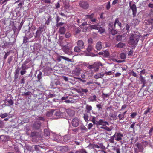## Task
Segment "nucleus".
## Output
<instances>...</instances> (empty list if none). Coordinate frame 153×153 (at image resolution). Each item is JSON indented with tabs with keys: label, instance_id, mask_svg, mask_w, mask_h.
Wrapping results in <instances>:
<instances>
[{
	"label": "nucleus",
	"instance_id": "f257e3e1",
	"mask_svg": "<svg viewBox=\"0 0 153 153\" xmlns=\"http://www.w3.org/2000/svg\"><path fill=\"white\" fill-rule=\"evenodd\" d=\"M138 35L136 34H131L129 37V39L128 41V43L129 45L134 46L137 44L139 40Z\"/></svg>",
	"mask_w": 153,
	"mask_h": 153
},
{
	"label": "nucleus",
	"instance_id": "f03ea898",
	"mask_svg": "<svg viewBox=\"0 0 153 153\" xmlns=\"http://www.w3.org/2000/svg\"><path fill=\"white\" fill-rule=\"evenodd\" d=\"M91 121L94 124L96 125L97 126L102 125V126H106L107 125H109V124L108 122L104 121L102 119H100L98 121H96V117L93 116L92 117Z\"/></svg>",
	"mask_w": 153,
	"mask_h": 153
},
{
	"label": "nucleus",
	"instance_id": "7ed1b4c3",
	"mask_svg": "<svg viewBox=\"0 0 153 153\" xmlns=\"http://www.w3.org/2000/svg\"><path fill=\"white\" fill-rule=\"evenodd\" d=\"M62 47L63 51L66 54L69 55L72 54L71 50L72 45L71 43H68L67 45H62Z\"/></svg>",
	"mask_w": 153,
	"mask_h": 153
},
{
	"label": "nucleus",
	"instance_id": "20e7f679",
	"mask_svg": "<svg viewBox=\"0 0 153 153\" xmlns=\"http://www.w3.org/2000/svg\"><path fill=\"white\" fill-rule=\"evenodd\" d=\"M103 65L102 63L100 62H95L92 65H89L88 66V68L90 70H93L95 72L97 71L99 68L100 66H102Z\"/></svg>",
	"mask_w": 153,
	"mask_h": 153
},
{
	"label": "nucleus",
	"instance_id": "39448f33",
	"mask_svg": "<svg viewBox=\"0 0 153 153\" xmlns=\"http://www.w3.org/2000/svg\"><path fill=\"white\" fill-rule=\"evenodd\" d=\"M115 137V140L117 142H120L123 143L122 141V137H123V134L120 132H116L114 135Z\"/></svg>",
	"mask_w": 153,
	"mask_h": 153
},
{
	"label": "nucleus",
	"instance_id": "423d86ee",
	"mask_svg": "<svg viewBox=\"0 0 153 153\" xmlns=\"http://www.w3.org/2000/svg\"><path fill=\"white\" fill-rule=\"evenodd\" d=\"M95 13H93L91 15H85V18L84 19V21H88V20L89 19L91 21L93 22H95L96 21V19L94 18Z\"/></svg>",
	"mask_w": 153,
	"mask_h": 153
},
{
	"label": "nucleus",
	"instance_id": "0eeeda50",
	"mask_svg": "<svg viewBox=\"0 0 153 153\" xmlns=\"http://www.w3.org/2000/svg\"><path fill=\"white\" fill-rule=\"evenodd\" d=\"M79 5L81 8L84 9H88L89 7L88 2L85 1H80L79 3Z\"/></svg>",
	"mask_w": 153,
	"mask_h": 153
},
{
	"label": "nucleus",
	"instance_id": "6e6552de",
	"mask_svg": "<svg viewBox=\"0 0 153 153\" xmlns=\"http://www.w3.org/2000/svg\"><path fill=\"white\" fill-rule=\"evenodd\" d=\"M131 1L129 2V7L130 9L132 10L133 16L134 17L136 16L137 13V7L135 4H131Z\"/></svg>",
	"mask_w": 153,
	"mask_h": 153
},
{
	"label": "nucleus",
	"instance_id": "1a4fd4ad",
	"mask_svg": "<svg viewBox=\"0 0 153 153\" xmlns=\"http://www.w3.org/2000/svg\"><path fill=\"white\" fill-rule=\"evenodd\" d=\"M117 24L119 27L120 28L121 27V23L119 21V18H117L115 19L114 21V23L113 24V23L110 22L109 23V25L110 26H111L114 28H116V25Z\"/></svg>",
	"mask_w": 153,
	"mask_h": 153
},
{
	"label": "nucleus",
	"instance_id": "9d476101",
	"mask_svg": "<svg viewBox=\"0 0 153 153\" xmlns=\"http://www.w3.org/2000/svg\"><path fill=\"white\" fill-rule=\"evenodd\" d=\"M145 144H147L148 143L146 141L142 142L140 143H137L135 144V146L137 147L140 152H142L143 150V145Z\"/></svg>",
	"mask_w": 153,
	"mask_h": 153
},
{
	"label": "nucleus",
	"instance_id": "9b49d317",
	"mask_svg": "<svg viewBox=\"0 0 153 153\" xmlns=\"http://www.w3.org/2000/svg\"><path fill=\"white\" fill-rule=\"evenodd\" d=\"M43 28L44 27L43 26H41L39 27L36 33V35L35 36V38L40 36L41 34L43 31Z\"/></svg>",
	"mask_w": 153,
	"mask_h": 153
},
{
	"label": "nucleus",
	"instance_id": "f8f14e48",
	"mask_svg": "<svg viewBox=\"0 0 153 153\" xmlns=\"http://www.w3.org/2000/svg\"><path fill=\"white\" fill-rule=\"evenodd\" d=\"M41 125V123L40 121H36L33 123V127L34 128L38 129L40 128Z\"/></svg>",
	"mask_w": 153,
	"mask_h": 153
},
{
	"label": "nucleus",
	"instance_id": "ddd939ff",
	"mask_svg": "<svg viewBox=\"0 0 153 153\" xmlns=\"http://www.w3.org/2000/svg\"><path fill=\"white\" fill-rule=\"evenodd\" d=\"M62 59H63L64 60L68 62H71L72 60L71 59H70L69 58L63 56H59L57 57V60L59 62H60L61 61Z\"/></svg>",
	"mask_w": 153,
	"mask_h": 153
},
{
	"label": "nucleus",
	"instance_id": "4468645a",
	"mask_svg": "<svg viewBox=\"0 0 153 153\" xmlns=\"http://www.w3.org/2000/svg\"><path fill=\"white\" fill-rule=\"evenodd\" d=\"M109 30L110 31L111 33L113 35H114L117 34V30L115 29L116 28H114L111 26H110L109 25H108Z\"/></svg>",
	"mask_w": 153,
	"mask_h": 153
},
{
	"label": "nucleus",
	"instance_id": "2eb2a0df",
	"mask_svg": "<svg viewBox=\"0 0 153 153\" xmlns=\"http://www.w3.org/2000/svg\"><path fill=\"white\" fill-rule=\"evenodd\" d=\"M72 124L74 127L77 126L79 125V121L78 119L76 118L73 119L72 121Z\"/></svg>",
	"mask_w": 153,
	"mask_h": 153
},
{
	"label": "nucleus",
	"instance_id": "dca6fc26",
	"mask_svg": "<svg viewBox=\"0 0 153 153\" xmlns=\"http://www.w3.org/2000/svg\"><path fill=\"white\" fill-rule=\"evenodd\" d=\"M77 45L80 48L83 49L85 48V46L84 45V43L83 41L82 40H79L77 41Z\"/></svg>",
	"mask_w": 153,
	"mask_h": 153
},
{
	"label": "nucleus",
	"instance_id": "f3484780",
	"mask_svg": "<svg viewBox=\"0 0 153 153\" xmlns=\"http://www.w3.org/2000/svg\"><path fill=\"white\" fill-rule=\"evenodd\" d=\"M109 115L114 120H115L117 119V113L115 111L111 112Z\"/></svg>",
	"mask_w": 153,
	"mask_h": 153
},
{
	"label": "nucleus",
	"instance_id": "a211bd4d",
	"mask_svg": "<svg viewBox=\"0 0 153 153\" xmlns=\"http://www.w3.org/2000/svg\"><path fill=\"white\" fill-rule=\"evenodd\" d=\"M93 49V46L91 44H88V47L86 48V51L88 52H91Z\"/></svg>",
	"mask_w": 153,
	"mask_h": 153
},
{
	"label": "nucleus",
	"instance_id": "6ab92c4d",
	"mask_svg": "<svg viewBox=\"0 0 153 153\" xmlns=\"http://www.w3.org/2000/svg\"><path fill=\"white\" fill-rule=\"evenodd\" d=\"M96 47L97 50H100L102 47V43L100 42H97L96 44Z\"/></svg>",
	"mask_w": 153,
	"mask_h": 153
},
{
	"label": "nucleus",
	"instance_id": "aec40b11",
	"mask_svg": "<svg viewBox=\"0 0 153 153\" xmlns=\"http://www.w3.org/2000/svg\"><path fill=\"white\" fill-rule=\"evenodd\" d=\"M65 28L64 27H61L59 30V33L61 34H64L65 32Z\"/></svg>",
	"mask_w": 153,
	"mask_h": 153
},
{
	"label": "nucleus",
	"instance_id": "412c9836",
	"mask_svg": "<svg viewBox=\"0 0 153 153\" xmlns=\"http://www.w3.org/2000/svg\"><path fill=\"white\" fill-rule=\"evenodd\" d=\"M102 54L104 57H107L109 56L110 54L108 51L105 50L102 51Z\"/></svg>",
	"mask_w": 153,
	"mask_h": 153
},
{
	"label": "nucleus",
	"instance_id": "4be33fe9",
	"mask_svg": "<svg viewBox=\"0 0 153 153\" xmlns=\"http://www.w3.org/2000/svg\"><path fill=\"white\" fill-rule=\"evenodd\" d=\"M126 46V45L124 43H123L121 42H119L118 44L116 45V46L117 48H122L125 47Z\"/></svg>",
	"mask_w": 153,
	"mask_h": 153
},
{
	"label": "nucleus",
	"instance_id": "5701e85b",
	"mask_svg": "<svg viewBox=\"0 0 153 153\" xmlns=\"http://www.w3.org/2000/svg\"><path fill=\"white\" fill-rule=\"evenodd\" d=\"M104 75L103 74H102L101 73H98L95 75L94 76V77L95 78L97 79L102 77Z\"/></svg>",
	"mask_w": 153,
	"mask_h": 153
},
{
	"label": "nucleus",
	"instance_id": "b1692460",
	"mask_svg": "<svg viewBox=\"0 0 153 153\" xmlns=\"http://www.w3.org/2000/svg\"><path fill=\"white\" fill-rule=\"evenodd\" d=\"M86 109L87 110V113H90L91 111L92 110V106L89 105H86Z\"/></svg>",
	"mask_w": 153,
	"mask_h": 153
},
{
	"label": "nucleus",
	"instance_id": "393cba45",
	"mask_svg": "<svg viewBox=\"0 0 153 153\" xmlns=\"http://www.w3.org/2000/svg\"><path fill=\"white\" fill-rule=\"evenodd\" d=\"M67 112L68 115L71 117L73 116L74 114V111L71 110H68L67 111Z\"/></svg>",
	"mask_w": 153,
	"mask_h": 153
},
{
	"label": "nucleus",
	"instance_id": "a878e982",
	"mask_svg": "<svg viewBox=\"0 0 153 153\" xmlns=\"http://www.w3.org/2000/svg\"><path fill=\"white\" fill-rule=\"evenodd\" d=\"M114 140H115V137L114 135L111 136L110 137V138L108 140V141L111 143H114Z\"/></svg>",
	"mask_w": 153,
	"mask_h": 153
},
{
	"label": "nucleus",
	"instance_id": "bb28decb",
	"mask_svg": "<svg viewBox=\"0 0 153 153\" xmlns=\"http://www.w3.org/2000/svg\"><path fill=\"white\" fill-rule=\"evenodd\" d=\"M82 49L80 48L79 46H76L74 47V51L76 52H79L81 51Z\"/></svg>",
	"mask_w": 153,
	"mask_h": 153
},
{
	"label": "nucleus",
	"instance_id": "cd10ccee",
	"mask_svg": "<svg viewBox=\"0 0 153 153\" xmlns=\"http://www.w3.org/2000/svg\"><path fill=\"white\" fill-rule=\"evenodd\" d=\"M7 102L8 103V106L13 105L14 103V102L12 99L8 100Z\"/></svg>",
	"mask_w": 153,
	"mask_h": 153
},
{
	"label": "nucleus",
	"instance_id": "c85d7f7f",
	"mask_svg": "<svg viewBox=\"0 0 153 153\" xmlns=\"http://www.w3.org/2000/svg\"><path fill=\"white\" fill-rule=\"evenodd\" d=\"M100 128L101 129H105L108 131H110L112 130V129L110 128L109 127L105 126H101Z\"/></svg>",
	"mask_w": 153,
	"mask_h": 153
},
{
	"label": "nucleus",
	"instance_id": "c756f323",
	"mask_svg": "<svg viewBox=\"0 0 153 153\" xmlns=\"http://www.w3.org/2000/svg\"><path fill=\"white\" fill-rule=\"evenodd\" d=\"M44 134L45 136H48L50 135V133L48 130L45 129L44 130Z\"/></svg>",
	"mask_w": 153,
	"mask_h": 153
},
{
	"label": "nucleus",
	"instance_id": "7c9ffc66",
	"mask_svg": "<svg viewBox=\"0 0 153 153\" xmlns=\"http://www.w3.org/2000/svg\"><path fill=\"white\" fill-rule=\"evenodd\" d=\"M139 79L141 83H146V80L142 75L140 76Z\"/></svg>",
	"mask_w": 153,
	"mask_h": 153
},
{
	"label": "nucleus",
	"instance_id": "2f4dec72",
	"mask_svg": "<svg viewBox=\"0 0 153 153\" xmlns=\"http://www.w3.org/2000/svg\"><path fill=\"white\" fill-rule=\"evenodd\" d=\"M98 31L101 33H102L105 32L104 29L101 27H98Z\"/></svg>",
	"mask_w": 153,
	"mask_h": 153
},
{
	"label": "nucleus",
	"instance_id": "473e14b6",
	"mask_svg": "<svg viewBox=\"0 0 153 153\" xmlns=\"http://www.w3.org/2000/svg\"><path fill=\"white\" fill-rule=\"evenodd\" d=\"M118 117L120 120H123L125 118V116L122 113L119 114L118 116Z\"/></svg>",
	"mask_w": 153,
	"mask_h": 153
},
{
	"label": "nucleus",
	"instance_id": "72a5a7b5",
	"mask_svg": "<svg viewBox=\"0 0 153 153\" xmlns=\"http://www.w3.org/2000/svg\"><path fill=\"white\" fill-rule=\"evenodd\" d=\"M1 140L3 141H5L7 139V137L5 135H1L0 137Z\"/></svg>",
	"mask_w": 153,
	"mask_h": 153
},
{
	"label": "nucleus",
	"instance_id": "f704fd0d",
	"mask_svg": "<svg viewBox=\"0 0 153 153\" xmlns=\"http://www.w3.org/2000/svg\"><path fill=\"white\" fill-rule=\"evenodd\" d=\"M10 52L9 51L7 52L5 54V55H4V60L3 62V64H4V63H5V60L6 59L7 56L10 55Z\"/></svg>",
	"mask_w": 153,
	"mask_h": 153
},
{
	"label": "nucleus",
	"instance_id": "c9c22d12",
	"mask_svg": "<svg viewBox=\"0 0 153 153\" xmlns=\"http://www.w3.org/2000/svg\"><path fill=\"white\" fill-rule=\"evenodd\" d=\"M76 34L79 33L81 32V29L79 27H76L74 29Z\"/></svg>",
	"mask_w": 153,
	"mask_h": 153
},
{
	"label": "nucleus",
	"instance_id": "e433bc0d",
	"mask_svg": "<svg viewBox=\"0 0 153 153\" xmlns=\"http://www.w3.org/2000/svg\"><path fill=\"white\" fill-rule=\"evenodd\" d=\"M21 68L22 70H25L26 69H28L29 67H27L26 65L23 63L22 65Z\"/></svg>",
	"mask_w": 153,
	"mask_h": 153
},
{
	"label": "nucleus",
	"instance_id": "4c0bfd02",
	"mask_svg": "<svg viewBox=\"0 0 153 153\" xmlns=\"http://www.w3.org/2000/svg\"><path fill=\"white\" fill-rule=\"evenodd\" d=\"M98 25H92L90 26V27L93 29L98 30Z\"/></svg>",
	"mask_w": 153,
	"mask_h": 153
},
{
	"label": "nucleus",
	"instance_id": "58836bf2",
	"mask_svg": "<svg viewBox=\"0 0 153 153\" xmlns=\"http://www.w3.org/2000/svg\"><path fill=\"white\" fill-rule=\"evenodd\" d=\"M93 98L91 97L90 99V101L91 102L95 101L97 100L96 99V96L95 95H94L93 97Z\"/></svg>",
	"mask_w": 153,
	"mask_h": 153
},
{
	"label": "nucleus",
	"instance_id": "ea45409f",
	"mask_svg": "<svg viewBox=\"0 0 153 153\" xmlns=\"http://www.w3.org/2000/svg\"><path fill=\"white\" fill-rule=\"evenodd\" d=\"M151 109V108L149 107H148L147 109L144 111L143 114L144 115L147 114L149 113Z\"/></svg>",
	"mask_w": 153,
	"mask_h": 153
},
{
	"label": "nucleus",
	"instance_id": "a19ab883",
	"mask_svg": "<svg viewBox=\"0 0 153 153\" xmlns=\"http://www.w3.org/2000/svg\"><path fill=\"white\" fill-rule=\"evenodd\" d=\"M89 116L87 114H84L83 118L86 122H88V121Z\"/></svg>",
	"mask_w": 153,
	"mask_h": 153
},
{
	"label": "nucleus",
	"instance_id": "79ce46f5",
	"mask_svg": "<svg viewBox=\"0 0 153 153\" xmlns=\"http://www.w3.org/2000/svg\"><path fill=\"white\" fill-rule=\"evenodd\" d=\"M42 73L41 72H40L37 75V79L38 81H39L42 78Z\"/></svg>",
	"mask_w": 153,
	"mask_h": 153
},
{
	"label": "nucleus",
	"instance_id": "37998d69",
	"mask_svg": "<svg viewBox=\"0 0 153 153\" xmlns=\"http://www.w3.org/2000/svg\"><path fill=\"white\" fill-rule=\"evenodd\" d=\"M13 58V56H10V57H9L7 59V63L9 64H10V63L11 62Z\"/></svg>",
	"mask_w": 153,
	"mask_h": 153
},
{
	"label": "nucleus",
	"instance_id": "c03bdc74",
	"mask_svg": "<svg viewBox=\"0 0 153 153\" xmlns=\"http://www.w3.org/2000/svg\"><path fill=\"white\" fill-rule=\"evenodd\" d=\"M8 115L7 113H5L0 115V117L2 118H4L8 116Z\"/></svg>",
	"mask_w": 153,
	"mask_h": 153
},
{
	"label": "nucleus",
	"instance_id": "a18cd8bd",
	"mask_svg": "<svg viewBox=\"0 0 153 153\" xmlns=\"http://www.w3.org/2000/svg\"><path fill=\"white\" fill-rule=\"evenodd\" d=\"M31 94V92L30 91H28L26 92H24L22 94V96H27Z\"/></svg>",
	"mask_w": 153,
	"mask_h": 153
},
{
	"label": "nucleus",
	"instance_id": "49530a36",
	"mask_svg": "<svg viewBox=\"0 0 153 153\" xmlns=\"http://www.w3.org/2000/svg\"><path fill=\"white\" fill-rule=\"evenodd\" d=\"M109 96L110 94L108 93L107 94H105V93H103L102 97L104 99H105L106 98L108 97Z\"/></svg>",
	"mask_w": 153,
	"mask_h": 153
},
{
	"label": "nucleus",
	"instance_id": "de8ad7c7",
	"mask_svg": "<svg viewBox=\"0 0 153 153\" xmlns=\"http://www.w3.org/2000/svg\"><path fill=\"white\" fill-rule=\"evenodd\" d=\"M130 25L129 24H127L126 25V29L127 32L129 33L130 31Z\"/></svg>",
	"mask_w": 153,
	"mask_h": 153
},
{
	"label": "nucleus",
	"instance_id": "09e8293b",
	"mask_svg": "<svg viewBox=\"0 0 153 153\" xmlns=\"http://www.w3.org/2000/svg\"><path fill=\"white\" fill-rule=\"evenodd\" d=\"M111 6L110 5V2H108L106 6V8L107 10H108L110 9Z\"/></svg>",
	"mask_w": 153,
	"mask_h": 153
},
{
	"label": "nucleus",
	"instance_id": "8fccbe9b",
	"mask_svg": "<svg viewBox=\"0 0 153 153\" xmlns=\"http://www.w3.org/2000/svg\"><path fill=\"white\" fill-rule=\"evenodd\" d=\"M84 21V19H83L82 20H80V19H78L77 20V23H78V25L80 26V27H81V24L82 22V21Z\"/></svg>",
	"mask_w": 153,
	"mask_h": 153
},
{
	"label": "nucleus",
	"instance_id": "3c124183",
	"mask_svg": "<svg viewBox=\"0 0 153 153\" xmlns=\"http://www.w3.org/2000/svg\"><path fill=\"white\" fill-rule=\"evenodd\" d=\"M137 115V113L136 112H135L131 113L130 116L132 118H135Z\"/></svg>",
	"mask_w": 153,
	"mask_h": 153
},
{
	"label": "nucleus",
	"instance_id": "603ef678",
	"mask_svg": "<svg viewBox=\"0 0 153 153\" xmlns=\"http://www.w3.org/2000/svg\"><path fill=\"white\" fill-rule=\"evenodd\" d=\"M120 58L122 59H125L126 58V55L123 53H121L120 55Z\"/></svg>",
	"mask_w": 153,
	"mask_h": 153
},
{
	"label": "nucleus",
	"instance_id": "864d4df0",
	"mask_svg": "<svg viewBox=\"0 0 153 153\" xmlns=\"http://www.w3.org/2000/svg\"><path fill=\"white\" fill-rule=\"evenodd\" d=\"M122 36L121 35H118L116 36V40L117 41H120L121 40Z\"/></svg>",
	"mask_w": 153,
	"mask_h": 153
},
{
	"label": "nucleus",
	"instance_id": "5fc2aeb1",
	"mask_svg": "<svg viewBox=\"0 0 153 153\" xmlns=\"http://www.w3.org/2000/svg\"><path fill=\"white\" fill-rule=\"evenodd\" d=\"M71 36V34L69 32H67L65 35V37L66 38H69Z\"/></svg>",
	"mask_w": 153,
	"mask_h": 153
},
{
	"label": "nucleus",
	"instance_id": "6e6d98bb",
	"mask_svg": "<svg viewBox=\"0 0 153 153\" xmlns=\"http://www.w3.org/2000/svg\"><path fill=\"white\" fill-rule=\"evenodd\" d=\"M80 129L82 131H87V129L84 126H81L80 127Z\"/></svg>",
	"mask_w": 153,
	"mask_h": 153
},
{
	"label": "nucleus",
	"instance_id": "4d7b16f0",
	"mask_svg": "<svg viewBox=\"0 0 153 153\" xmlns=\"http://www.w3.org/2000/svg\"><path fill=\"white\" fill-rule=\"evenodd\" d=\"M28 38L27 37H24L23 40V42L24 43H26L27 42V40L28 39Z\"/></svg>",
	"mask_w": 153,
	"mask_h": 153
},
{
	"label": "nucleus",
	"instance_id": "13d9d810",
	"mask_svg": "<svg viewBox=\"0 0 153 153\" xmlns=\"http://www.w3.org/2000/svg\"><path fill=\"white\" fill-rule=\"evenodd\" d=\"M31 61V60L28 58L26 59V60L23 62V64L27 65V63Z\"/></svg>",
	"mask_w": 153,
	"mask_h": 153
},
{
	"label": "nucleus",
	"instance_id": "bf43d9fd",
	"mask_svg": "<svg viewBox=\"0 0 153 153\" xmlns=\"http://www.w3.org/2000/svg\"><path fill=\"white\" fill-rule=\"evenodd\" d=\"M69 139V137L68 136H65L64 137V140L65 142H67Z\"/></svg>",
	"mask_w": 153,
	"mask_h": 153
},
{
	"label": "nucleus",
	"instance_id": "052dcab7",
	"mask_svg": "<svg viewBox=\"0 0 153 153\" xmlns=\"http://www.w3.org/2000/svg\"><path fill=\"white\" fill-rule=\"evenodd\" d=\"M81 90L82 92L85 93H86L88 91V90L86 89L81 88Z\"/></svg>",
	"mask_w": 153,
	"mask_h": 153
},
{
	"label": "nucleus",
	"instance_id": "680f3d73",
	"mask_svg": "<svg viewBox=\"0 0 153 153\" xmlns=\"http://www.w3.org/2000/svg\"><path fill=\"white\" fill-rule=\"evenodd\" d=\"M63 24H64V23H62V22H57L56 25L57 27H58L62 26L63 25Z\"/></svg>",
	"mask_w": 153,
	"mask_h": 153
},
{
	"label": "nucleus",
	"instance_id": "e2e57ef3",
	"mask_svg": "<svg viewBox=\"0 0 153 153\" xmlns=\"http://www.w3.org/2000/svg\"><path fill=\"white\" fill-rule=\"evenodd\" d=\"M98 109V110H100L102 108V105L100 104H97L96 105Z\"/></svg>",
	"mask_w": 153,
	"mask_h": 153
},
{
	"label": "nucleus",
	"instance_id": "0e129e2a",
	"mask_svg": "<svg viewBox=\"0 0 153 153\" xmlns=\"http://www.w3.org/2000/svg\"><path fill=\"white\" fill-rule=\"evenodd\" d=\"M55 114L56 116H59L61 115V113L59 111H58L55 112Z\"/></svg>",
	"mask_w": 153,
	"mask_h": 153
},
{
	"label": "nucleus",
	"instance_id": "69168bd1",
	"mask_svg": "<svg viewBox=\"0 0 153 153\" xmlns=\"http://www.w3.org/2000/svg\"><path fill=\"white\" fill-rule=\"evenodd\" d=\"M131 73L132 74V75L134 77H136L137 78V76L135 73L134 71H132L131 72Z\"/></svg>",
	"mask_w": 153,
	"mask_h": 153
},
{
	"label": "nucleus",
	"instance_id": "338daca9",
	"mask_svg": "<svg viewBox=\"0 0 153 153\" xmlns=\"http://www.w3.org/2000/svg\"><path fill=\"white\" fill-rule=\"evenodd\" d=\"M34 34V33H30L29 34L28 37V38L29 39L31 38L32 37H33Z\"/></svg>",
	"mask_w": 153,
	"mask_h": 153
},
{
	"label": "nucleus",
	"instance_id": "774afa93",
	"mask_svg": "<svg viewBox=\"0 0 153 153\" xmlns=\"http://www.w3.org/2000/svg\"><path fill=\"white\" fill-rule=\"evenodd\" d=\"M146 73L145 69H143L141 70L140 72V75H144Z\"/></svg>",
	"mask_w": 153,
	"mask_h": 153
}]
</instances>
